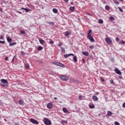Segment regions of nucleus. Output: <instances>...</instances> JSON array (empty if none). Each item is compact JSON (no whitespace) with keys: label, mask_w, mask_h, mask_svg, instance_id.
<instances>
[{"label":"nucleus","mask_w":125,"mask_h":125,"mask_svg":"<svg viewBox=\"0 0 125 125\" xmlns=\"http://www.w3.org/2000/svg\"><path fill=\"white\" fill-rule=\"evenodd\" d=\"M91 34H92V30H89L87 33V38L90 41V42H94L95 40L94 39H93V37L91 36Z\"/></svg>","instance_id":"f257e3e1"},{"label":"nucleus","mask_w":125,"mask_h":125,"mask_svg":"<svg viewBox=\"0 0 125 125\" xmlns=\"http://www.w3.org/2000/svg\"><path fill=\"white\" fill-rule=\"evenodd\" d=\"M44 124L46 125H51V121H50L49 119L45 118L44 120H43Z\"/></svg>","instance_id":"f03ea898"},{"label":"nucleus","mask_w":125,"mask_h":125,"mask_svg":"<svg viewBox=\"0 0 125 125\" xmlns=\"http://www.w3.org/2000/svg\"><path fill=\"white\" fill-rule=\"evenodd\" d=\"M60 79L62 81H63L64 82H66V81H68V80H69V77H68V76H67L66 75H61L60 77Z\"/></svg>","instance_id":"7ed1b4c3"},{"label":"nucleus","mask_w":125,"mask_h":125,"mask_svg":"<svg viewBox=\"0 0 125 125\" xmlns=\"http://www.w3.org/2000/svg\"><path fill=\"white\" fill-rule=\"evenodd\" d=\"M69 82L71 83H79V80H75L74 78L70 79Z\"/></svg>","instance_id":"20e7f679"},{"label":"nucleus","mask_w":125,"mask_h":125,"mask_svg":"<svg viewBox=\"0 0 125 125\" xmlns=\"http://www.w3.org/2000/svg\"><path fill=\"white\" fill-rule=\"evenodd\" d=\"M30 122L34 125H39V122L34 119H30Z\"/></svg>","instance_id":"39448f33"},{"label":"nucleus","mask_w":125,"mask_h":125,"mask_svg":"<svg viewBox=\"0 0 125 125\" xmlns=\"http://www.w3.org/2000/svg\"><path fill=\"white\" fill-rule=\"evenodd\" d=\"M53 63L54 64V65H57V66H60V67H64V64H63V63H61V62H54Z\"/></svg>","instance_id":"423d86ee"},{"label":"nucleus","mask_w":125,"mask_h":125,"mask_svg":"<svg viewBox=\"0 0 125 125\" xmlns=\"http://www.w3.org/2000/svg\"><path fill=\"white\" fill-rule=\"evenodd\" d=\"M105 42L108 44H111V43H112V40L109 37H107V38H105Z\"/></svg>","instance_id":"0eeeda50"},{"label":"nucleus","mask_w":125,"mask_h":125,"mask_svg":"<svg viewBox=\"0 0 125 125\" xmlns=\"http://www.w3.org/2000/svg\"><path fill=\"white\" fill-rule=\"evenodd\" d=\"M114 71L115 72V73L116 74H117L118 75H122V72H121V71H120V70H119V69L116 68L114 69Z\"/></svg>","instance_id":"6e6552de"},{"label":"nucleus","mask_w":125,"mask_h":125,"mask_svg":"<svg viewBox=\"0 0 125 125\" xmlns=\"http://www.w3.org/2000/svg\"><path fill=\"white\" fill-rule=\"evenodd\" d=\"M52 107H53V104L52 103H48L47 104V107L48 109H52Z\"/></svg>","instance_id":"1a4fd4ad"},{"label":"nucleus","mask_w":125,"mask_h":125,"mask_svg":"<svg viewBox=\"0 0 125 125\" xmlns=\"http://www.w3.org/2000/svg\"><path fill=\"white\" fill-rule=\"evenodd\" d=\"M69 56H74V55L73 53L64 55V57H65V58H68Z\"/></svg>","instance_id":"9d476101"},{"label":"nucleus","mask_w":125,"mask_h":125,"mask_svg":"<svg viewBox=\"0 0 125 125\" xmlns=\"http://www.w3.org/2000/svg\"><path fill=\"white\" fill-rule=\"evenodd\" d=\"M21 9L22 10H25L26 12H28L29 11H32V10H31L30 9L25 8H23V7H21Z\"/></svg>","instance_id":"9b49d317"},{"label":"nucleus","mask_w":125,"mask_h":125,"mask_svg":"<svg viewBox=\"0 0 125 125\" xmlns=\"http://www.w3.org/2000/svg\"><path fill=\"white\" fill-rule=\"evenodd\" d=\"M112 115H113V112H112V111H108L106 116H107V117H111L112 116Z\"/></svg>","instance_id":"f8f14e48"},{"label":"nucleus","mask_w":125,"mask_h":125,"mask_svg":"<svg viewBox=\"0 0 125 125\" xmlns=\"http://www.w3.org/2000/svg\"><path fill=\"white\" fill-rule=\"evenodd\" d=\"M0 82L3 83H8V82L5 79H1Z\"/></svg>","instance_id":"ddd939ff"},{"label":"nucleus","mask_w":125,"mask_h":125,"mask_svg":"<svg viewBox=\"0 0 125 125\" xmlns=\"http://www.w3.org/2000/svg\"><path fill=\"white\" fill-rule=\"evenodd\" d=\"M92 99L94 101H98V97L96 96H93Z\"/></svg>","instance_id":"4468645a"},{"label":"nucleus","mask_w":125,"mask_h":125,"mask_svg":"<svg viewBox=\"0 0 125 125\" xmlns=\"http://www.w3.org/2000/svg\"><path fill=\"white\" fill-rule=\"evenodd\" d=\"M6 39H7L8 42L10 43L12 42V39H11V38H10V37H7Z\"/></svg>","instance_id":"2eb2a0df"},{"label":"nucleus","mask_w":125,"mask_h":125,"mask_svg":"<svg viewBox=\"0 0 125 125\" xmlns=\"http://www.w3.org/2000/svg\"><path fill=\"white\" fill-rule=\"evenodd\" d=\"M62 111L63 112H64V113H65L66 114H67V113H69V111L68 110V109H67V108L63 107L62 108Z\"/></svg>","instance_id":"dca6fc26"},{"label":"nucleus","mask_w":125,"mask_h":125,"mask_svg":"<svg viewBox=\"0 0 125 125\" xmlns=\"http://www.w3.org/2000/svg\"><path fill=\"white\" fill-rule=\"evenodd\" d=\"M82 54H83V55H84L85 56H88V55H89V54L88 53V52H82Z\"/></svg>","instance_id":"f3484780"},{"label":"nucleus","mask_w":125,"mask_h":125,"mask_svg":"<svg viewBox=\"0 0 125 125\" xmlns=\"http://www.w3.org/2000/svg\"><path fill=\"white\" fill-rule=\"evenodd\" d=\"M73 56V60L74 62H77L78 59H77V56Z\"/></svg>","instance_id":"a211bd4d"},{"label":"nucleus","mask_w":125,"mask_h":125,"mask_svg":"<svg viewBox=\"0 0 125 125\" xmlns=\"http://www.w3.org/2000/svg\"><path fill=\"white\" fill-rule=\"evenodd\" d=\"M46 23L47 24H48L49 25H54V23L52 21H46Z\"/></svg>","instance_id":"6ab92c4d"},{"label":"nucleus","mask_w":125,"mask_h":125,"mask_svg":"<svg viewBox=\"0 0 125 125\" xmlns=\"http://www.w3.org/2000/svg\"><path fill=\"white\" fill-rule=\"evenodd\" d=\"M20 33L21 35H25V34H26V32L24 30H20Z\"/></svg>","instance_id":"aec40b11"},{"label":"nucleus","mask_w":125,"mask_h":125,"mask_svg":"<svg viewBox=\"0 0 125 125\" xmlns=\"http://www.w3.org/2000/svg\"><path fill=\"white\" fill-rule=\"evenodd\" d=\"M24 66H25V68L28 70V69H29L30 68V65H29L28 64H27V63H25L24 64Z\"/></svg>","instance_id":"412c9836"},{"label":"nucleus","mask_w":125,"mask_h":125,"mask_svg":"<svg viewBox=\"0 0 125 125\" xmlns=\"http://www.w3.org/2000/svg\"><path fill=\"white\" fill-rule=\"evenodd\" d=\"M42 49H43V47L42 46H39L38 47V50H39V51H41V50H42Z\"/></svg>","instance_id":"4be33fe9"},{"label":"nucleus","mask_w":125,"mask_h":125,"mask_svg":"<svg viewBox=\"0 0 125 125\" xmlns=\"http://www.w3.org/2000/svg\"><path fill=\"white\" fill-rule=\"evenodd\" d=\"M69 9L71 12H74L75 10V7H70Z\"/></svg>","instance_id":"5701e85b"},{"label":"nucleus","mask_w":125,"mask_h":125,"mask_svg":"<svg viewBox=\"0 0 125 125\" xmlns=\"http://www.w3.org/2000/svg\"><path fill=\"white\" fill-rule=\"evenodd\" d=\"M19 103L20 105H24V101L22 100H20Z\"/></svg>","instance_id":"b1692460"},{"label":"nucleus","mask_w":125,"mask_h":125,"mask_svg":"<svg viewBox=\"0 0 125 125\" xmlns=\"http://www.w3.org/2000/svg\"><path fill=\"white\" fill-rule=\"evenodd\" d=\"M39 42H40V43H41V44H43V43H44V42H44V41H43L42 39H39Z\"/></svg>","instance_id":"393cba45"},{"label":"nucleus","mask_w":125,"mask_h":125,"mask_svg":"<svg viewBox=\"0 0 125 125\" xmlns=\"http://www.w3.org/2000/svg\"><path fill=\"white\" fill-rule=\"evenodd\" d=\"M53 12H54V13H57V12H58V10L56 8H54L53 9Z\"/></svg>","instance_id":"a878e982"},{"label":"nucleus","mask_w":125,"mask_h":125,"mask_svg":"<svg viewBox=\"0 0 125 125\" xmlns=\"http://www.w3.org/2000/svg\"><path fill=\"white\" fill-rule=\"evenodd\" d=\"M99 24H103V20L99 19L98 21Z\"/></svg>","instance_id":"bb28decb"},{"label":"nucleus","mask_w":125,"mask_h":125,"mask_svg":"<svg viewBox=\"0 0 125 125\" xmlns=\"http://www.w3.org/2000/svg\"><path fill=\"white\" fill-rule=\"evenodd\" d=\"M106 10H110V6L109 5H106L105 6Z\"/></svg>","instance_id":"cd10ccee"},{"label":"nucleus","mask_w":125,"mask_h":125,"mask_svg":"<svg viewBox=\"0 0 125 125\" xmlns=\"http://www.w3.org/2000/svg\"><path fill=\"white\" fill-rule=\"evenodd\" d=\"M61 51L62 53H65V49H64L63 47H61Z\"/></svg>","instance_id":"c85d7f7f"},{"label":"nucleus","mask_w":125,"mask_h":125,"mask_svg":"<svg viewBox=\"0 0 125 125\" xmlns=\"http://www.w3.org/2000/svg\"><path fill=\"white\" fill-rule=\"evenodd\" d=\"M109 20H110V21H115V18H114L113 17H109Z\"/></svg>","instance_id":"c756f323"},{"label":"nucleus","mask_w":125,"mask_h":125,"mask_svg":"<svg viewBox=\"0 0 125 125\" xmlns=\"http://www.w3.org/2000/svg\"><path fill=\"white\" fill-rule=\"evenodd\" d=\"M15 44H16V42H13V43H9L10 46H12V45H15Z\"/></svg>","instance_id":"7c9ffc66"},{"label":"nucleus","mask_w":125,"mask_h":125,"mask_svg":"<svg viewBox=\"0 0 125 125\" xmlns=\"http://www.w3.org/2000/svg\"><path fill=\"white\" fill-rule=\"evenodd\" d=\"M68 122L65 120H62V124H67Z\"/></svg>","instance_id":"2f4dec72"},{"label":"nucleus","mask_w":125,"mask_h":125,"mask_svg":"<svg viewBox=\"0 0 125 125\" xmlns=\"http://www.w3.org/2000/svg\"><path fill=\"white\" fill-rule=\"evenodd\" d=\"M69 35H70V33H69L68 32H65L64 33V36H69Z\"/></svg>","instance_id":"473e14b6"},{"label":"nucleus","mask_w":125,"mask_h":125,"mask_svg":"<svg viewBox=\"0 0 125 125\" xmlns=\"http://www.w3.org/2000/svg\"><path fill=\"white\" fill-rule=\"evenodd\" d=\"M49 43H50V44H53V43H54V42H53V41L51 40L49 41Z\"/></svg>","instance_id":"72a5a7b5"},{"label":"nucleus","mask_w":125,"mask_h":125,"mask_svg":"<svg viewBox=\"0 0 125 125\" xmlns=\"http://www.w3.org/2000/svg\"><path fill=\"white\" fill-rule=\"evenodd\" d=\"M89 107L91 109H93V108H94V105H89Z\"/></svg>","instance_id":"f704fd0d"},{"label":"nucleus","mask_w":125,"mask_h":125,"mask_svg":"<svg viewBox=\"0 0 125 125\" xmlns=\"http://www.w3.org/2000/svg\"><path fill=\"white\" fill-rule=\"evenodd\" d=\"M118 9L120 10L121 12H123V9L121 7H118Z\"/></svg>","instance_id":"c9c22d12"},{"label":"nucleus","mask_w":125,"mask_h":125,"mask_svg":"<svg viewBox=\"0 0 125 125\" xmlns=\"http://www.w3.org/2000/svg\"><path fill=\"white\" fill-rule=\"evenodd\" d=\"M62 45H63V43L62 42H60V43L58 44V46L60 47H61V46H62Z\"/></svg>","instance_id":"e433bc0d"},{"label":"nucleus","mask_w":125,"mask_h":125,"mask_svg":"<svg viewBox=\"0 0 125 125\" xmlns=\"http://www.w3.org/2000/svg\"><path fill=\"white\" fill-rule=\"evenodd\" d=\"M89 48H90V49H93V48H94V46H93V45H91L89 46Z\"/></svg>","instance_id":"4c0bfd02"},{"label":"nucleus","mask_w":125,"mask_h":125,"mask_svg":"<svg viewBox=\"0 0 125 125\" xmlns=\"http://www.w3.org/2000/svg\"><path fill=\"white\" fill-rule=\"evenodd\" d=\"M114 125H120V123L118 122H114Z\"/></svg>","instance_id":"58836bf2"},{"label":"nucleus","mask_w":125,"mask_h":125,"mask_svg":"<svg viewBox=\"0 0 125 125\" xmlns=\"http://www.w3.org/2000/svg\"><path fill=\"white\" fill-rule=\"evenodd\" d=\"M0 43H2L3 44H4L5 43V42L0 41Z\"/></svg>","instance_id":"ea45409f"},{"label":"nucleus","mask_w":125,"mask_h":125,"mask_svg":"<svg viewBox=\"0 0 125 125\" xmlns=\"http://www.w3.org/2000/svg\"><path fill=\"white\" fill-rule=\"evenodd\" d=\"M3 103L1 102V101L0 100V106H3Z\"/></svg>","instance_id":"a19ab883"},{"label":"nucleus","mask_w":125,"mask_h":125,"mask_svg":"<svg viewBox=\"0 0 125 125\" xmlns=\"http://www.w3.org/2000/svg\"><path fill=\"white\" fill-rule=\"evenodd\" d=\"M100 80L102 82H104V81L103 77H101Z\"/></svg>","instance_id":"79ce46f5"},{"label":"nucleus","mask_w":125,"mask_h":125,"mask_svg":"<svg viewBox=\"0 0 125 125\" xmlns=\"http://www.w3.org/2000/svg\"><path fill=\"white\" fill-rule=\"evenodd\" d=\"M115 40L116 41V42H119V41H120V39H119V38L116 37Z\"/></svg>","instance_id":"37998d69"},{"label":"nucleus","mask_w":125,"mask_h":125,"mask_svg":"<svg viewBox=\"0 0 125 125\" xmlns=\"http://www.w3.org/2000/svg\"><path fill=\"white\" fill-rule=\"evenodd\" d=\"M16 12H17V13H19L20 14H22V12H20V11H16Z\"/></svg>","instance_id":"c03bdc74"},{"label":"nucleus","mask_w":125,"mask_h":125,"mask_svg":"<svg viewBox=\"0 0 125 125\" xmlns=\"http://www.w3.org/2000/svg\"><path fill=\"white\" fill-rule=\"evenodd\" d=\"M115 3L116 4H120V3H119L118 1H116L115 2Z\"/></svg>","instance_id":"a18cd8bd"},{"label":"nucleus","mask_w":125,"mask_h":125,"mask_svg":"<svg viewBox=\"0 0 125 125\" xmlns=\"http://www.w3.org/2000/svg\"><path fill=\"white\" fill-rule=\"evenodd\" d=\"M2 39H3V36L1 35V36H0V40H2Z\"/></svg>","instance_id":"49530a36"},{"label":"nucleus","mask_w":125,"mask_h":125,"mask_svg":"<svg viewBox=\"0 0 125 125\" xmlns=\"http://www.w3.org/2000/svg\"><path fill=\"white\" fill-rule=\"evenodd\" d=\"M121 43H122L123 44H125V42L124 41H121Z\"/></svg>","instance_id":"de8ad7c7"},{"label":"nucleus","mask_w":125,"mask_h":125,"mask_svg":"<svg viewBox=\"0 0 125 125\" xmlns=\"http://www.w3.org/2000/svg\"><path fill=\"white\" fill-rule=\"evenodd\" d=\"M79 99H80V100H82L83 99V97L82 96H80Z\"/></svg>","instance_id":"09e8293b"},{"label":"nucleus","mask_w":125,"mask_h":125,"mask_svg":"<svg viewBox=\"0 0 125 125\" xmlns=\"http://www.w3.org/2000/svg\"><path fill=\"white\" fill-rule=\"evenodd\" d=\"M5 61H8V57H6L5 58Z\"/></svg>","instance_id":"8fccbe9b"},{"label":"nucleus","mask_w":125,"mask_h":125,"mask_svg":"<svg viewBox=\"0 0 125 125\" xmlns=\"http://www.w3.org/2000/svg\"><path fill=\"white\" fill-rule=\"evenodd\" d=\"M122 106H123V108H125V103L123 104Z\"/></svg>","instance_id":"3c124183"},{"label":"nucleus","mask_w":125,"mask_h":125,"mask_svg":"<svg viewBox=\"0 0 125 125\" xmlns=\"http://www.w3.org/2000/svg\"><path fill=\"white\" fill-rule=\"evenodd\" d=\"M1 86H3V87H4V86H5V84H2V83H1Z\"/></svg>","instance_id":"603ef678"},{"label":"nucleus","mask_w":125,"mask_h":125,"mask_svg":"<svg viewBox=\"0 0 125 125\" xmlns=\"http://www.w3.org/2000/svg\"><path fill=\"white\" fill-rule=\"evenodd\" d=\"M110 83H114V80H111Z\"/></svg>","instance_id":"864d4df0"},{"label":"nucleus","mask_w":125,"mask_h":125,"mask_svg":"<svg viewBox=\"0 0 125 125\" xmlns=\"http://www.w3.org/2000/svg\"><path fill=\"white\" fill-rule=\"evenodd\" d=\"M82 60L84 63H85V60L84 59H82Z\"/></svg>","instance_id":"5fc2aeb1"},{"label":"nucleus","mask_w":125,"mask_h":125,"mask_svg":"<svg viewBox=\"0 0 125 125\" xmlns=\"http://www.w3.org/2000/svg\"><path fill=\"white\" fill-rule=\"evenodd\" d=\"M54 100H57V99H58V98H57V97H54Z\"/></svg>","instance_id":"6e6d98bb"},{"label":"nucleus","mask_w":125,"mask_h":125,"mask_svg":"<svg viewBox=\"0 0 125 125\" xmlns=\"http://www.w3.org/2000/svg\"><path fill=\"white\" fill-rule=\"evenodd\" d=\"M64 1H65V2H68V1H69V0H64Z\"/></svg>","instance_id":"4d7b16f0"},{"label":"nucleus","mask_w":125,"mask_h":125,"mask_svg":"<svg viewBox=\"0 0 125 125\" xmlns=\"http://www.w3.org/2000/svg\"><path fill=\"white\" fill-rule=\"evenodd\" d=\"M15 125H19V124L18 123H15Z\"/></svg>","instance_id":"13d9d810"},{"label":"nucleus","mask_w":125,"mask_h":125,"mask_svg":"<svg viewBox=\"0 0 125 125\" xmlns=\"http://www.w3.org/2000/svg\"><path fill=\"white\" fill-rule=\"evenodd\" d=\"M70 4H71V5L74 4V2H70Z\"/></svg>","instance_id":"bf43d9fd"},{"label":"nucleus","mask_w":125,"mask_h":125,"mask_svg":"<svg viewBox=\"0 0 125 125\" xmlns=\"http://www.w3.org/2000/svg\"><path fill=\"white\" fill-rule=\"evenodd\" d=\"M12 61V62H13V61H14V58H13Z\"/></svg>","instance_id":"052dcab7"},{"label":"nucleus","mask_w":125,"mask_h":125,"mask_svg":"<svg viewBox=\"0 0 125 125\" xmlns=\"http://www.w3.org/2000/svg\"><path fill=\"white\" fill-rule=\"evenodd\" d=\"M119 79H123V77L122 76L119 77Z\"/></svg>","instance_id":"680f3d73"},{"label":"nucleus","mask_w":125,"mask_h":125,"mask_svg":"<svg viewBox=\"0 0 125 125\" xmlns=\"http://www.w3.org/2000/svg\"><path fill=\"white\" fill-rule=\"evenodd\" d=\"M120 0V1H121V2L124 1V0Z\"/></svg>","instance_id":"e2e57ef3"},{"label":"nucleus","mask_w":125,"mask_h":125,"mask_svg":"<svg viewBox=\"0 0 125 125\" xmlns=\"http://www.w3.org/2000/svg\"><path fill=\"white\" fill-rule=\"evenodd\" d=\"M88 15L90 16L91 15L89 13H88Z\"/></svg>","instance_id":"0e129e2a"}]
</instances>
